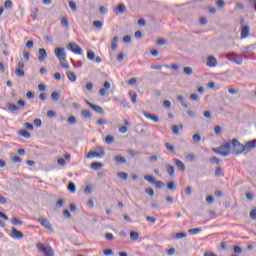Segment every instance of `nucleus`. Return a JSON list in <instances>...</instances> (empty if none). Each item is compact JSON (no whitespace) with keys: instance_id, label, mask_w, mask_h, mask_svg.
Listing matches in <instances>:
<instances>
[{"instance_id":"obj_59","label":"nucleus","mask_w":256,"mask_h":256,"mask_svg":"<svg viewBox=\"0 0 256 256\" xmlns=\"http://www.w3.org/2000/svg\"><path fill=\"white\" fill-rule=\"evenodd\" d=\"M24 127H26V129H28V131H33V124L26 122L24 123Z\"/></svg>"},{"instance_id":"obj_21","label":"nucleus","mask_w":256,"mask_h":256,"mask_svg":"<svg viewBox=\"0 0 256 256\" xmlns=\"http://www.w3.org/2000/svg\"><path fill=\"white\" fill-rule=\"evenodd\" d=\"M6 107L8 111H12V113H15V111H19V107L13 103H8Z\"/></svg>"},{"instance_id":"obj_14","label":"nucleus","mask_w":256,"mask_h":256,"mask_svg":"<svg viewBox=\"0 0 256 256\" xmlns=\"http://www.w3.org/2000/svg\"><path fill=\"white\" fill-rule=\"evenodd\" d=\"M207 67H217V58L209 56L207 58Z\"/></svg>"},{"instance_id":"obj_20","label":"nucleus","mask_w":256,"mask_h":256,"mask_svg":"<svg viewBox=\"0 0 256 256\" xmlns=\"http://www.w3.org/2000/svg\"><path fill=\"white\" fill-rule=\"evenodd\" d=\"M166 169H167V173L170 175V177H173V175H175V167L171 166V164L166 163Z\"/></svg>"},{"instance_id":"obj_46","label":"nucleus","mask_w":256,"mask_h":256,"mask_svg":"<svg viewBox=\"0 0 256 256\" xmlns=\"http://www.w3.org/2000/svg\"><path fill=\"white\" fill-rule=\"evenodd\" d=\"M183 71L186 75H193V68L192 67H184Z\"/></svg>"},{"instance_id":"obj_19","label":"nucleus","mask_w":256,"mask_h":256,"mask_svg":"<svg viewBox=\"0 0 256 256\" xmlns=\"http://www.w3.org/2000/svg\"><path fill=\"white\" fill-rule=\"evenodd\" d=\"M118 43H119V37L115 36L112 39V42H111V49H112V51H116L117 50Z\"/></svg>"},{"instance_id":"obj_9","label":"nucleus","mask_w":256,"mask_h":256,"mask_svg":"<svg viewBox=\"0 0 256 256\" xmlns=\"http://www.w3.org/2000/svg\"><path fill=\"white\" fill-rule=\"evenodd\" d=\"M253 149H256V140H251L244 144V152L249 153V151H253Z\"/></svg>"},{"instance_id":"obj_15","label":"nucleus","mask_w":256,"mask_h":256,"mask_svg":"<svg viewBox=\"0 0 256 256\" xmlns=\"http://www.w3.org/2000/svg\"><path fill=\"white\" fill-rule=\"evenodd\" d=\"M250 28L249 26H243L241 30V39H247L249 37Z\"/></svg>"},{"instance_id":"obj_24","label":"nucleus","mask_w":256,"mask_h":256,"mask_svg":"<svg viewBox=\"0 0 256 256\" xmlns=\"http://www.w3.org/2000/svg\"><path fill=\"white\" fill-rule=\"evenodd\" d=\"M116 9L121 15H123V13L127 11V7L125 6V4H119Z\"/></svg>"},{"instance_id":"obj_45","label":"nucleus","mask_w":256,"mask_h":256,"mask_svg":"<svg viewBox=\"0 0 256 256\" xmlns=\"http://www.w3.org/2000/svg\"><path fill=\"white\" fill-rule=\"evenodd\" d=\"M154 185H156L157 189H162L163 187H165V183H163V181L161 180H155Z\"/></svg>"},{"instance_id":"obj_4","label":"nucleus","mask_w":256,"mask_h":256,"mask_svg":"<svg viewBox=\"0 0 256 256\" xmlns=\"http://www.w3.org/2000/svg\"><path fill=\"white\" fill-rule=\"evenodd\" d=\"M228 61H231L232 63H236V65H242L243 64V57L241 55H238L235 52H230L226 55Z\"/></svg>"},{"instance_id":"obj_18","label":"nucleus","mask_w":256,"mask_h":256,"mask_svg":"<svg viewBox=\"0 0 256 256\" xmlns=\"http://www.w3.org/2000/svg\"><path fill=\"white\" fill-rule=\"evenodd\" d=\"M174 163L176 165V167H178V169H180V171H185V163H183V161L174 158Z\"/></svg>"},{"instance_id":"obj_42","label":"nucleus","mask_w":256,"mask_h":256,"mask_svg":"<svg viewBox=\"0 0 256 256\" xmlns=\"http://www.w3.org/2000/svg\"><path fill=\"white\" fill-rule=\"evenodd\" d=\"M118 177H120V179H124V181H127V179L129 178V174H127L126 172H118Z\"/></svg>"},{"instance_id":"obj_35","label":"nucleus","mask_w":256,"mask_h":256,"mask_svg":"<svg viewBox=\"0 0 256 256\" xmlns=\"http://www.w3.org/2000/svg\"><path fill=\"white\" fill-rule=\"evenodd\" d=\"M145 181H148V183H151L152 185H155V178L151 175H145L144 176Z\"/></svg>"},{"instance_id":"obj_39","label":"nucleus","mask_w":256,"mask_h":256,"mask_svg":"<svg viewBox=\"0 0 256 256\" xmlns=\"http://www.w3.org/2000/svg\"><path fill=\"white\" fill-rule=\"evenodd\" d=\"M76 189H77V187L75 186V183L70 182L68 184V190L70 191V193H75Z\"/></svg>"},{"instance_id":"obj_33","label":"nucleus","mask_w":256,"mask_h":256,"mask_svg":"<svg viewBox=\"0 0 256 256\" xmlns=\"http://www.w3.org/2000/svg\"><path fill=\"white\" fill-rule=\"evenodd\" d=\"M167 189H169L170 191H176L177 190V186L175 185V182L170 181L167 184Z\"/></svg>"},{"instance_id":"obj_2","label":"nucleus","mask_w":256,"mask_h":256,"mask_svg":"<svg viewBox=\"0 0 256 256\" xmlns=\"http://www.w3.org/2000/svg\"><path fill=\"white\" fill-rule=\"evenodd\" d=\"M212 151L218 155H222V157H227L229 153H231V144H228L227 142L221 145L219 148H212Z\"/></svg>"},{"instance_id":"obj_50","label":"nucleus","mask_w":256,"mask_h":256,"mask_svg":"<svg viewBox=\"0 0 256 256\" xmlns=\"http://www.w3.org/2000/svg\"><path fill=\"white\" fill-rule=\"evenodd\" d=\"M165 147L168 149V151H171V153H175V147H173L171 143H165Z\"/></svg>"},{"instance_id":"obj_43","label":"nucleus","mask_w":256,"mask_h":256,"mask_svg":"<svg viewBox=\"0 0 256 256\" xmlns=\"http://www.w3.org/2000/svg\"><path fill=\"white\" fill-rule=\"evenodd\" d=\"M164 67L166 68V69H172L173 71H179V65H177V64H172L171 66H169V65H164Z\"/></svg>"},{"instance_id":"obj_44","label":"nucleus","mask_w":256,"mask_h":256,"mask_svg":"<svg viewBox=\"0 0 256 256\" xmlns=\"http://www.w3.org/2000/svg\"><path fill=\"white\" fill-rule=\"evenodd\" d=\"M121 105L123 107H126L127 109H131V104L129 103V101H127V99H122L121 100Z\"/></svg>"},{"instance_id":"obj_60","label":"nucleus","mask_w":256,"mask_h":256,"mask_svg":"<svg viewBox=\"0 0 256 256\" xmlns=\"http://www.w3.org/2000/svg\"><path fill=\"white\" fill-rule=\"evenodd\" d=\"M26 97H27L28 99H35V93H33V92H31V91H28V92L26 93Z\"/></svg>"},{"instance_id":"obj_25","label":"nucleus","mask_w":256,"mask_h":256,"mask_svg":"<svg viewBox=\"0 0 256 256\" xmlns=\"http://www.w3.org/2000/svg\"><path fill=\"white\" fill-rule=\"evenodd\" d=\"M130 98H131V102L133 104L137 103V92L135 91H130L129 92Z\"/></svg>"},{"instance_id":"obj_61","label":"nucleus","mask_w":256,"mask_h":256,"mask_svg":"<svg viewBox=\"0 0 256 256\" xmlns=\"http://www.w3.org/2000/svg\"><path fill=\"white\" fill-rule=\"evenodd\" d=\"M163 106L166 107L167 109H171V101L165 100L163 102Z\"/></svg>"},{"instance_id":"obj_28","label":"nucleus","mask_w":256,"mask_h":256,"mask_svg":"<svg viewBox=\"0 0 256 256\" xmlns=\"http://www.w3.org/2000/svg\"><path fill=\"white\" fill-rule=\"evenodd\" d=\"M51 99L53 101H59V99H61V94L59 92H52Z\"/></svg>"},{"instance_id":"obj_64","label":"nucleus","mask_w":256,"mask_h":256,"mask_svg":"<svg viewBox=\"0 0 256 256\" xmlns=\"http://www.w3.org/2000/svg\"><path fill=\"white\" fill-rule=\"evenodd\" d=\"M204 256H218V255L215 254L214 252H205Z\"/></svg>"},{"instance_id":"obj_30","label":"nucleus","mask_w":256,"mask_h":256,"mask_svg":"<svg viewBox=\"0 0 256 256\" xmlns=\"http://www.w3.org/2000/svg\"><path fill=\"white\" fill-rule=\"evenodd\" d=\"M214 175H215V177H223V175H224L223 168H221V167L216 168Z\"/></svg>"},{"instance_id":"obj_48","label":"nucleus","mask_w":256,"mask_h":256,"mask_svg":"<svg viewBox=\"0 0 256 256\" xmlns=\"http://www.w3.org/2000/svg\"><path fill=\"white\" fill-rule=\"evenodd\" d=\"M12 225H23V221L17 219V218H12L11 220Z\"/></svg>"},{"instance_id":"obj_12","label":"nucleus","mask_w":256,"mask_h":256,"mask_svg":"<svg viewBox=\"0 0 256 256\" xmlns=\"http://www.w3.org/2000/svg\"><path fill=\"white\" fill-rule=\"evenodd\" d=\"M142 114L144 115V117H146V119H149L154 123H159V116L152 115L151 113L145 111H143Z\"/></svg>"},{"instance_id":"obj_47","label":"nucleus","mask_w":256,"mask_h":256,"mask_svg":"<svg viewBox=\"0 0 256 256\" xmlns=\"http://www.w3.org/2000/svg\"><path fill=\"white\" fill-rule=\"evenodd\" d=\"M5 9H12L13 8V2L11 0H7L4 3Z\"/></svg>"},{"instance_id":"obj_57","label":"nucleus","mask_w":256,"mask_h":256,"mask_svg":"<svg viewBox=\"0 0 256 256\" xmlns=\"http://www.w3.org/2000/svg\"><path fill=\"white\" fill-rule=\"evenodd\" d=\"M250 217L253 221L256 220V208L252 209V211L250 212Z\"/></svg>"},{"instance_id":"obj_56","label":"nucleus","mask_w":256,"mask_h":256,"mask_svg":"<svg viewBox=\"0 0 256 256\" xmlns=\"http://www.w3.org/2000/svg\"><path fill=\"white\" fill-rule=\"evenodd\" d=\"M57 163H58V165H61L62 167H64V165H67V161H65V159H63V158H59L57 160Z\"/></svg>"},{"instance_id":"obj_29","label":"nucleus","mask_w":256,"mask_h":256,"mask_svg":"<svg viewBox=\"0 0 256 256\" xmlns=\"http://www.w3.org/2000/svg\"><path fill=\"white\" fill-rule=\"evenodd\" d=\"M60 61V66L63 69H69V63L67 62V58L59 60Z\"/></svg>"},{"instance_id":"obj_62","label":"nucleus","mask_w":256,"mask_h":256,"mask_svg":"<svg viewBox=\"0 0 256 256\" xmlns=\"http://www.w3.org/2000/svg\"><path fill=\"white\" fill-rule=\"evenodd\" d=\"M250 7H254V10L256 11V0H247Z\"/></svg>"},{"instance_id":"obj_41","label":"nucleus","mask_w":256,"mask_h":256,"mask_svg":"<svg viewBox=\"0 0 256 256\" xmlns=\"http://www.w3.org/2000/svg\"><path fill=\"white\" fill-rule=\"evenodd\" d=\"M94 27H96V29H103V22L99 21V20H95L93 22Z\"/></svg>"},{"instance_id":"obj_16","label":"nucleus","mask_w":256,"mask_h":256,"mask_svg":"<svg viewBox=\"0 0 256 256\" xmlns=\"http://www.w3.org/2000/svg\"><path fill=\"white\" fill-rule=\"evenodd\" d=\"M114 161L118 165H123V164L127 163V159L125 158V156H121V155L115 156Z\"/></svg>"},{"instance_id":"obj_31","label":"nucleus","mask_w":256,"mask_h":256,"mask_svg":"<svg viewBox=\"0 0 256 256\" xmlns=\"http://www.w3.org/2000/svg\"><path fill=\"white\" fill-rule=\"evenodd\" d=\"M130 239L132 241H137V239H139V233L135 232V231H131L130 232Z\"/></svg>"},{"instance_id":"obj_23","label":"nucleus","mask_w":256,"mask_h":256,"mask_svg":"<svg viewBox=\"0 0 256 256\" xmlns=\"http://www.w3.org/2000/svg\"><path fill=\"white\" fill-rule=\"evenodd\" d=\"M179 131H183V125L172 126V132L174 133V135H179Z\"/></svg>"},{"instance_id":"obj_51","label":"nucleus","mask_w":256,"mask_h":256,"mask_svg":"<svg viewBox=\"0 0 256 256\" xmlns=\"http://www.w3.org/2000/svg\"><path fill=\"white\" fill-rule=\"evenodd\" d=\"M68 123H70V125H75V123H77V118L75 116H70L68 118Z\"/></svg>"},{"instance_id":"obj_26","label":"nucleus","mask_w":256,"mask_h":256,"mask_svg":"<svg viewBox=\"0 0 256 256\" xmlns=\"http://www.w3.org/2000/svg\"><path fill=\"white\" fill-rule=\"evenodd\" d=\"M101 167H103V163L101 162H94L91 164V169H93L94 171H97V169H101Z\"/></svg>"},{"instance_id":"obj_53","label":"nucleus","mask_w":256,"mask_h":256,"mask_svg":"<svg viewBox=\"0 0 256 256\" xmlns=\"http://www.w3.org/2000/svg\"><path fill=\"white\" fill-rule=\"evenodd\" d=\"M16 75H18V77H25V71L21 70V68H17Z\"/></svg>"},{"instance_id":"obj_13","label":"nucleus","mask_w":256,"mask_h":256,"mask_svg":"<svg viewBox=\"0 0 256 256\" xmlns=\"http://www.w3.org/2000/svg\"><path fill=\"white\" fill-rule=\"evenodd\" d=\"M38 53H39L38 61L43 62L44 60L47 59V50H45V48H40L38 50Z\"/></svg>"},{"instance_id":"obj_40","label":"nucleus","mask_w":256,"mask_h":256,"mask_svg":"<svg viewBox=\"0 0 256 256\" xmlns=\"http://www.w3.org/2000/svg\"><path fill=\"white\" fill-rule=\"evenodd\" d=\"M69 7L71 11H73V13L77 11V4L75 3V1H69Z\"/></svg>"},{"instance_id":"obj_55","label":"nucleus","mask_w":256,"mask_h":256,"mask_svg":"<svg viewBox=\"0 0 256 256\" xmlns=\"http://www.w3.org/2000/svg\"><path fill=\"white\" fill-rule=\"evenodd\" d=\"M145 192L150 195V197H153V195H155V191L153 190V188H146Z\"/></svg>"},{"instance_id":"obj_5","label":"nucleus","mask_w":256,"mask_h":256,"mask_svg":"<svg viewBox=\"0 0 256 256\" xmlns=\"http://www.w3.org/2000/svg\"><path fill=\"white\" fill-rule=\"evenodd\" d=\"M98 151H90L87 154V159H93V157H104L105 156V149L103 147H99Z\"/></svg>"},{"instance_id":"obj_52","label":"nucleus","mask_w":256,"mask_h":256,"mask_svg":"<svg viewBox=\"0 0 256 256\" xmlns=\"http://www.w3.org/2000/svg\"><path fill=\"white\" fill-rule=\"evenodd\" d=\"M192 139H193V141H195V143H200V141H201V135H199V134H194V135L192 136Z\"/></svg>"},{"instance_id":"obj_36","label":"nucleus","mask_w":256,"mask_h":256,"mask_svg":"<svg viewBox=\"0 0 256 256\" xmlns=\"http://www.w3.org/2000/svg\"><path fill=\"white\" fill-rule=\"evenodd\" d=\"M87 59H89V61H95V52L89 50L87 52Z\"/></svg>"},{"instance_id":"obj_3","label":"nucleus","mask_w":256,"mask_h":256,"mask_svg":"<svg viewBox=\"0 0 256 256\" xmlns=\"http://www.w3.org/2000/svg\"><path fill=\"white\" fill-rule=\"evenodd\" d=\"M36 249H38L39 253H42L44 256H55L53 248H51V246H45V244L41 242L36 244Z\"/></svg>"},{"instance_id":"obj_58","label":"nucleus","mask_w":256,"mask_h":256,"mask_svg":"<svg viewBox=\"0 0 256 256\" xmlns=\"http://www.w3.org/2000/svg\"><path fill=\"white\" fill-rule=\"evenodd\" d=\"M56 113H55V111H53V110H49L48 112H47V117H49L50 119H52V117H56Z\"/></svg>"},{"instance_id":"obj_10","label":"nucleus","mask_w":256,"mask_h":256,"mask_svg":"<svg viewBox=\"0 0 256 256\" xmlns=\"http://www.w3.org/2000/svg\"><path fill=\"white\" fill-rule=\"evenodd\" d=\"M86 105H89V107L93 109V111H95L96 113H100V115H103V113H105V111H103V108L101 106L95 105L89 102L88 100H86Z\"/></svg>"},{"instance_id":"obj_38","label":"nucleus","mask_w":256,"mask_h":256,"mask_svg":"<svg viewBox=\"0 0 256 256\" xmlns=\"http://www.w3.org/2000/svg\"><path fill=\"white\" fill-rule=\"evenodd\" d=\"M115 138L111 135H107L105 138V143H107L108 145H111V143H114Z\"/></svg>"},{"instance_id":"obj_49","label":"nucleus","mask_w":256,"mask_h":256,"mask_svg":"<svg viewBox=\"0 0 256 256\" xmlns=\"http://www.w3.org/2000/svg\"><path fill=\"white\" fill-rule=\"evenodd\" d=\"M72 65H73V67H75V69H81V67L83 66V62H81V61L73 62L72 61Z\"/></svg>"},{"instance_id":"obj_22","label":"nucleus","mask_w":256,"mask_h":256,"mask_svg":"<svg viewBox=\"0 0 256 256\" xmlns=\"http://www.w3.org/2000/svg\"><path fill=\"white\" fill-rule=\"evenodd\" d=\"M18 135L24 137V139H31V133H29L27 130H20Z\"/></svg>"},{"instance_id":"obj_17","label":"nucleus","mask_w":256,"mask_h":256,"mask_svg":"<svg viewBox=\"0 0 256 256\" xmlns=\"http://www.w3.org/2000/svg\"><path fill=\"white\" fill-rule=\"evenodd\" d=\"M66 77H68L69 81H71L72 83H75V81H77V75H75V72L73 71H67Z\"/></svg>"},{"instance_id":"obj_54","label":"nucleus","mask_w":256,"mask_h":256,"mask_svg":"<svg viewBox=\"0 0 256 256\" xmlns=\"http://www.w3.org/2000/svg\"><path fill=\"white\" fill-rule=\"evenodd\" d=\"M185 237H187L185 232L176 233V239H184Z\"/></svg>"},{"instance_id":"obj_37","label":"nucleus","mask_w":256,"mask_h":256,"mask_svg":"<svg viewBox=\"0 0 256 256\" xmlns=\"http://www.w3.org/2000/svg\"><path fill=\"white\" fill-rule=\"evenodd\" d=\"M82 116L84 117V119H91L92 117L91 112L89 110H82Z\"/></svg>"},{"instance_id":"obj_11","label":"nucleus","mask_w":256,"mask_h":256,"mask_svg":"<svg viewBox=\"0 0 256 256\" xmlns=\"http://www.w3.org/2000/svg\"><path fill=\"white\" fill-rule=\"evenodd\" d=\"M11 237L12 239H23V234L21 231L17 230L16 228H11Z\"/></svg>"},{"instance_id":"obj_6","label":"nucleus","mask_w":256,"mask_h":256,"mask_svg":"<svg viewBox=\"0 0 256 256\" xmlns=\"http://www.w3.org/2000/svg\"><path fill=\"white\" fill-rule=\"evenodd\" d=\"M54 53L58 59V61L67 59V54H65V48L64 47H56L54 50Z\"/></svg>"},{"instance_id":"obj_7","label":"nucleus","mask_w":256,"mask_h":256,"mask_svg":"<svg viewBox=\"0 0 256 256\" xmlns=\"http://www.w3.org/2000/svg\"><path fill=\"white\" fill-rule=\"evenodd\" d=\"M70 51L74 53L75 55H83V49L79 47L76 43H70L69 44Z\"/></svg>"},{"instance_id":"obj_8","label":"nucleus","mask_w":256,"mask_h":256,"mask_svg":"<svg viewBox=\"0 0 256 256\" xmlns=\"http://www.w3.org/2000/svg\"><path fill=\"white\" fill-rule=\"evenodd\" d=\"M38 223H40L42 227H45V229H48L49 231H53V225L51 224V222H49V220L45 218H39Z\"/></svg>"},{"instance_id":"obj_1","label":"nucleus","mask_w":256,"mask_h":256,"mask_svg":"<svg viewBox=\"0 0 256 256\" xmlns=\"http://www.w3.org/2000/svg\"><path fill=\"white\" fill-rule=\"evenodd\" d=\"M230 145V150L232 149V153L235 155H241V153H245V145L239 142L237 139H233L232 141H228Z\"/></svg>"},{"instance_id":"obj_63","label":"nucleus","mask_w":256,"mask_h":256,"mask_svg":"<svg viewBox=\"0 0 256 256\" xmlns=\"http://www.w3.org/2000/svg\"><path fill=\"white\" fill-rule=\"evenodd\" d=\"M123 41H124V43H131V36H129V35L124 36Z\"/></svg>"},{"instance_id":"obj_27","label":"nucleus","mask_w":256,"mask_h":256,"mask_svg":"<svg viewBox=\"0 0 256 256\" xmlns=\"http://www.w3.org/2000/svg\"><path fill=\"white\" fill-rule=\"evenodd\" d=\"M177 99L181 103L182 107H184L185 109L189 107V105L185 102V98H183V96L179 95Z\"/></svg>"},{"instance_id":"obj_32","label":"nucleus","mask_w":256,"mask_h":256,"mask_svg":"<svg viewBox=\"0 0 256 256\" xmlns=\"http://www.w3.org/2000/svg\"><path fill=\"white\" fill-rule=\"evenodd\" d=\"M61 25L62 27H69V18H67V16L62 17Z\"/></svg>"},{"instance_id":"obj_34","label":"nucleus","mask_w":256,"mask_h":256,"mask_svg":"<svg viewBox=\"0 0 256 256\" xmlns=\"http://www.w3.org/2000/svg\"><path fill=\"white\" fill-rule=\"evenodd\" d=\"M201 228H192L188 230V233H190V235H197L198 233H201Z\"/></svg>"}]
</instances>
